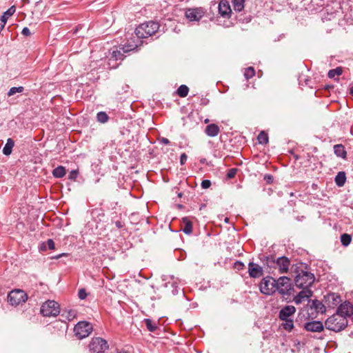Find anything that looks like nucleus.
I'll list each match as a JSON object with an SVG mask.
<instances>
[{
  "instance_id": "nucleus-41",
  "label": "nucleus",
  "mask_w": 353,
  "mask_h": 353,
  "mask_svg": "<svg viewBox=\"0 0 353 353\" xmlns=\"http://www.w3.org/2000/svg\"><path fill=\"white\" fill-rule=\"evenodd\" d=\"M77 176V171L75 170H73L70 171L68 178H69V179H71V180H75Z\"/></svg>"
},
{
  "instance_id": "nucleus-30",
  "label": "nucleus",
  "mask_w": 353,
  "mask_h": 353,
  "mask_svg": "<svg viewBox=\"0 0 353 353\" xmlns=\"http://www.w3.org/2000/svg\"><path fill=\"white\" fill-rule=\"evenodd\" d=\"M109 117L105 112H99L97 114V121L101 123L108 122Z\"/></svg>"
},
{
  "instance_id": "nucleus-14",
  "label": "nucleus",
  "mask_w": 353,
  "mask_h": 353,
  "mask_svg": "<svg viewBox=\"0 0 353 353\" xmlns=\"http://www.w3.org/2000/svg\"><path fill=\"white\" fill-rule=\"evenodd\" d=\"M296 312V308L293 305H285L280 311L279 318L282 320L292 319V316Z\"/></svg>"
},
{
  "instance_id": "nucleus-32",
  "label": "nucleus",
  "mask_w": 353,
  "mask_h": 353,
  "mask_svg": "<svg viewBox=\"0 0 353 353\" xmlns=\"http://www.w3.org/2000/svg\"><path fill=\"white\" fill-rule=\"evenodd\" d=\"M144 323H145V325L147 327V329L150 332H154L157 329V326L156 323H154L150 319H145L143 320Z\"/></svg>"
},
{
  "instance_id": "nucleus-2",
  "label": "nucleus",
  "mask_w": 353,
  "mask_h": 353,
  "mask_svg": "<svg viewBox=\"0 0 353 353\" xmlns=\"http://www.w3.org/2000/svg\"><path fill=\"white\" fill-rule=\"evenodd\" d=\"M142 44V41H138L135 43L134 37L128 40L126 44L120 47L119 49L112 50L110 52V61L113 60H122L124 58V54L128 53L132 50L137 49Z\"/></svg>"
},
{
  "instance_id": "nucleus-29",
  "label": "nucleus",
  "mask_w": 353,
  "mask_h": 353,
  "mask_svg": "<svg viewBox=\"0 0 353 353\" xmlns=\"http://www.w3.org/2000/svg\"><path fill=\"white\" fill-rule=\"evenodd\" d=\"M343 73V68L341 67H337L335 69L329 70L327 76L330 79H334L336 76H340Z\"/></svg>"
},
{
  "instance_id": "nucleus-43",
  "label": "nucleus",
  "mask_w": 353,
  "mask_h": 353,
  "mask_svg": "<svg viewBox=\"0 0 353 353\" xmlns=\"http://www.w3.org/2000/svg\"><path fill=\"white\" fill-rule=\"evenodd\" d=\"M330 296H332L334 304H337L341 301V299H340L339 296L336 295L334 294H332Z\"/></svg>"
},
{
  "instance_id": "nucleus-38",
  "label": "nucleus",
  "mask_w": 353,
  "mask_h": 353,
  "mask_svg": "<svg viewBox=\"0 0 353 353\" xmlns=\"http://www.w3.org/2000/svg\"><path fill=\"white\" fill-rule=\"evenodd\" d=\"M236 172H237V169L236 168H232V169H230L227 173V177L228 179H232L235 176L236 174Z\"/></svg>"
},
{
  "instance_id": "nucleus-31",
  "label": "nucleus",
  "mask_w": 353,
  "mask_h": 353,
  "mask_svg": "<svg viewBox=\"0 0 353 353\" xmlns=\"http://www.w3.org/2000/svg\"><path fill=\"white\" fill-rule=\"evenodd\" d=\"M189 92V88L185 85H181L177 89V94L181 97H185Z\"/></svg>"
},
{
  "instance_id": "nucleus-49",
  "label": "nucleus",
  "mask_w": 353,
  "mask_h": 353,
  "mask_svg": "<svg viewBox=\"0 0 353 353\" xmlns=\"http://www.w3.org/2000/svg\"><path fill=\"white\" fill-rule=\"evenodd\" d=\"M116 225H117V228H121V227H122L121 223V222H119V221H117V222H116Z\"/></svg>"
},
{
  "instance_id": "nucleus-17",
  "label": "nucleus",
  "mask_w": 353,
  "mask_h": 353,
  "mask_svg": "<svg viewBox=\"0 0 353 353\" xmlns=\"http://www.w3.org/2000/svg\"><path fill=\"white\" fill-rule=\"evenodd\" d=\"M219 12L221 17L224 18H230L232 13V10L228 1L221 0L219 4Z\"/></svg>"
},
{
  "instance_id": "nucleus-21",
  "label": "nucleus",
  "mask_w": 353,
  "mask_h": 353,
  "mask_svg": "<svg viewBox=\"0 0 353 353\" xmlns=\"http://www.w3.org/2000/svg\"><path fill=\"white\" fill-rule=\"evenodd\" d=\"M77 316V311L72 309L70 310H64L62 312L61 316L68 321H70L73 320Z\"/></svg>"
},
{
  "instance_id": "nucleus-42",
  "label": "nucleus",
  "mask_w": 353,
  "mask_h": 353,
  "mask_svg": "<svg viewBox=\"0 0 353 353\" xmlns=\"http://www.w3.org/2000/svg\"><path fill=\"white\" fill-rule=\"evenodd\" d=\"M78 295H79V298L80 299H84L87 296V294H86L85 290L84 289H81L79 291Z\"/></svg>"
},
{
  "instance_id": "nucleus-48",
  "label": "nucleus",
  "mask_w": 353,
  "mask_h": 353,
  "mask_svg": "<svg viewBox=\"0 0 353 353\" xmlns=\"http://www.w3.org/2000/svg\"><path fill=\"white\" fill-rule=\"evenodd\" d=\"M265 179H267V181H268V183H270V181H272V176H270V175H268V176H265Z\"/></svg>"
},
{
  "instance_id": "nucleus-23",
  "label": "nucleus",
  "mask_w": 353,
  "mask_h": 353,
  "mask_svg": "<svg viewBox=\"0 0 353 353\" xmlns=\"http://www.w3.org/2000/svg\"><path fill=\"white\" fill-rule=\"evenodd\" d=\"M311 307L314 308L317 312L321 314L324 313L326 310L325 305L322 303V302L318 300H313Z\"/></svg>"
},
{
  "instance_id": "nucleus-1",
  "label": "nucleus",
  "mask_w": 353,
  "mask_h": 353,
  "mask_svg": "<svg viewBox=\"0 0 353 353\" xmlns=\"http://www.w3.org/2000/svg\"><path fill=\"white\" fill-rule=\"evenodd\" d=\"M159 28V23L152 21L140 24L135 29L134 32L137 37V41H135V43H137L138 41H141V39L147 38L153 35L158 31Z\"/></svg>"
},
{
  "instance_id": "nucleus-5",
  "label": "nucleus",
  "mask_w": 353,
  "mask_h": 353,
  "mask_svg": "<svg viewBox=\"0 0 353 353\" xmlns=\"http://www.w3.org/2000/svg\"><path fill=\"white\" fill-rule=\"evenodd\" d=\"M40 312L44 316H56L60 313L59 305L54 301L48 300L43 303Z\"/></svg>"
},
{
  "instance_id": "nucleus-9",
  "label": "nucleus",
  "mask_w": 353,
  "mask_h": 353,
  "mask_svg": "<svg viewBox=\"0 0 353 353\" xmlns=\"http://www.w3.org/2000/svg\"><path fill=\"white\" fill-rule=\"evenodd\" d=\"M28 299L26 293L21 290L11 291L8 295V302L12 305H18Z\"/></svg>"
},
{
  "instance_id": "nucleus-16",
  "label": "nucleus",
  "mask_w": 353,
  "mask_h": 353,
  "mask_svg": "<svg viewBox=\"0 0 353 353\" xmlns=\"http://www.w3.org/2000/svg\"><path fill=\"white\" fill-rule=\"evenodd\" d=\"M304 328L308 332H320L323 330L324 326L321 321H313L305 323Z\"/></svg>"
},
{
  "instance_id": "nucleus-20",
  "label": "nucleus",
  "mask_w": 353,
  "mask_h": 353,
  "mask_svg": "<svg viewBox=\"0 0 353 353\" xmlns=\"http://www.w3.org/2000/svg\"><path fill=\"white\" fill-rule=\"evenodd\" d=\"M334 154L342 159H345L347 152L344 146L341 144L335 145L334 146Z\"/></svg>"
},
{
  "instance_id": "nucleus-11",
  "label": "nucleus",
  "mask_w": 353,
  "mask_h": 353,
  "mask_svg": "<svg viewBox=\"0 0 353 353\" xmlns=\"http://www.w3.org/2000/svg\"><path fill=\"white\" fill-rule=\"evenodd\" d=\"M206 10L203 8H190L185 10V16L191 22L199 21L205 15Z\"/></svg>"
},
{
  "instance_id": "nucleus-47",
  "label": "nucleus",
  "mask_w": 353,
  "mask_h": 353,
  "mask_svg": "<svg viewBox=\"0 0 353 353\" xmlns=\"http://www.w3.org/2000/svg\"><path fill=\"white\" fill-rule=\"evenodd\" d=\"M244 266V264L240 261H237L235 263V267L236 268H240L241 267Z\"/></svg>"
},
{
  "instance_id": "nucleus-12",
  "label": "nucleus",
  "mask_w": 353,
  "mask_h": 353,
  "mask_svg": "<svg viewBox=\"0 0 353 353\" xmlns=\"http://www.w3.org/2000/svg\"><path fill=\"white\" fill-rule=\"evenodd\" d=\"M336 313L347 319L353 314V305L348 301H345L339 306Z\"/></svg>"
},
{
  "instance_id": "nucleus-33",
  "label": "nucleus",
  "mask_w": 353,
  "mask_h": 353,
  "mask_svg": "<svg viewBox=\"0 0 353 353\" xmlns=\"http://www.w3.org/2000/svg\"><path fill=\"white\" fill-rule=\"evenodd\" d=\"M352 241V236L347 234L344 233L341 236V242L343 245L347 246L350 245Z\"/></svg>"
},
{
  "instance_id": "nucleus-44",
  "label": "nucleus",
  "mask_w": 353,
  "mask_h": 353,
  "mask_svg": "<svg viewBox=\"0 0 353 353\" xmlns=\"http://www.w3.org/2000/svg\"><path fill=\"white\" fill-rule=\"evenodd\" d=\"M21 33L23 35L26 36V37L30 36L31 34V32H30L29 28L27 27H25L23 28Z\"/></svg>"
},
{
  "instance_id": "nucleus-51",
  "label": "nucleus",
  "mask_w": 353,
  "mask_h": 353,
  "mask_svg": "<svg viewBox=\"0 0 353 353\" xmlns=\"http://www.w3.org/2000/svg\"><path fill=\"white\" fill-rule=\"evenodd\" d=\"M228 220H229V219H228V218H225V222H228Z\"/></svg>"
},
{
  "instance_id": "nucleus-52",
  "label": "nucleus",
  "mask_w": 353,
  "mask_h": 353,
  "mask_svg": "<svg viewBox=\"0 0 353 353\" xmlns=\"http://www.w3.org/2000/svg\"><path fill=\"white\" fill-rule=\"evenodd\" d=\"M208 119H205V123H208Z\"/></svg>"
},
{
  "instance_id": "nucleus-8",
  "label": "nucleus",
  "mask_w": 353,
  "mask_h": 353,
  "mask_svg": "<svg viewBox=\"0 0 353 353\" xmlns=\"http://www.w3.org/2000/svg\"><path fill=\"white\" fill-rule=\"evenodd\" d=\"M276 279L272 276L263 278L260 284V291L265 295H272L276 291Z\"/></svg>"
},
{
  "instance_id": "nucleus-3",
  "label": "nucleus",
  "mask_w": 353,
  "mask_h": 353,
  "mask_svg": "<svg viewBox=\"0 0 353 353\" xmlns=\"http://www.w3.org/2000/svg\"><path fill=\"white\" fill-rule=\"evenodd\" d=\"M347 324V319L336 312L330 316L325 322V326L327 329L336 332L344 330Z\"/></svg>"
},
{
  "instance_id": "nucleus-19",
  "label": "nucleus",
  "mask_w": 353,
  "mask_h": 353,
  "mask_svg": "<svg viewBox=\"0 0 353 353\" xmlns=\"http://www.w3.org/2000/svg\"><path fill=\"white\" fill-rule=\"evenodd\" d=\"M220 132L219 127L214 123L208 125L205 129V134L211 137H214L218 135Z\"/></svg>"
},
{
  "instance_id": "nucleus-24",
  "label": "nucleus",
  "mask_w": 353,
  "mask_h": 353,
  "mask_svg": "<svg viewBox=\"0 0 353 353\" xmlns=\"http://www.w3.org/2000/svg\"><path fill=\"white\" fill-rule=\"evenodd\" d=\"M16 11L15 7L11 6L9 9H8L3 14L1 17L0 21L6 23L8 19L11 17Z\"/></svg>"
},
{
  "instance_id": "nucleus-7",
  "label": "nucleus",
  "mask_w": 353,
  "mask_h": 353,
  "mask_svg": "<svg viewBox=\"0 0 353 353\" xmlns=\"http://www.w3.org/2000/svg\"><path fill=\"white\" fill-rule=\"evenodd\" d=\"M92 331V324L86 321H80L74 327V334L79 339L88 336Z\"/></svg>"
},
{
  "instance_id": "nucleus-37",
  "label": "nucleus",
  "mask_w": 353,
  "mask_h": 353,
  "mask_svg": "<svg viewBox=\"0 0 353 353\" xmlns=\"http://www.w3.org/2000/svg\"><path fill=\"white\" fill-rule=\"evenodd\" d=\"M254 75H255V70H254V68L249 67L245 69V72H244V76L246 79H249L253 77Z\"/></svg>"
},
{
  "instance_id": "nucleus-34",
  "label": "nucleus",
  "mask_w": 353,
  "mask_h": 353,
  "mask_svg": "<svg viewBox=\"0 0 353 353\" xmlns=\"http://www.w3.org/2000/svg\"><path fill=\"white\" fill-rule=\"evenodd\" d=\"M282 327L287 331H291L294 327V321L292 319L282 320Z\"/></svg>"
},
{
  "instance_id": "nucleus-35",
  "label": "nucleus",
  "mask_w": 353,
  "mask_h": 353,
  "mask_svg": "<svg viewBox=\"0 0 353 353\" xmlns=\"http://www.w3.org/2000/svg\"><path fill=\"white\" fill-rule=\"evenodd\" d=\"M260 144H266L268 143V136L265 132H261L257 137Z\"/></svg>"
},
{
  "instance_id": "nucleus-6",
  "label": "nucleus",
  "mask_w": 353,
  "mask_h": 353,
  "mask_svg": "<svg viewBox=\"0 0 353 353\" xmlns=\"http://www.w3.org/2000/svg\"><path fill=\"white\" fill-rule=\"evenodd\" d=\"M108 348V345L107 341L101 337L92 339L88 345V349L90 353H103Z\"/></svg>"
},
{
  "instance_id": "nucleus-26",
  "label": "nucleus",
  "mask_w": 353,
  "mask_h": 353,
  "mask_svg": "<svg viewBox=\"0 0 353 353\" xmlns=\"http://www.w3.org/2000/svg\"><path fill=\"white\" fill-rule=\"evenodd\" d=\"M52 174L56 178H62L65 174V169L63 166H58L53 170Z\"/></svg>"
},
{
  "instance_id": "nucleus-36",
  "label": "nucleus",
  "mask_w": 353,
  "mask_h": 353,
  "mask_svg": "<svg viewBox=\"0 0 353 353\" xmlns=\"http://www.w3.org/2000/svg\"><path fill=\"white\" fill-rule=\"evenodd\" d=\"M23 90H24V88L23 86L12 87L9 90V91L8 92V95L12 96V95L15 94L16 93H21V92H23Z\"/></svg>"
},
{
  "instance_id": "nucleus-45",
  "label": "nucleus",
  "mask_w": 353,
  "mask_h": 353,
  "mask_svg": "<svg viewBox=\"0 0 353 353\" xmlns=\"http://www.w3.org/2000/svg\"><path fill=\"white\" fill-rule=\"evenodd\" d=\"M187 159H188L187 155L185 153H183L181 155V157H180V163H181V164L183 165L186 162Z\"/></svg>"
},
{
  "instance_id": "nucleus-4",
  "label": "nucleus",
  "mask_w": 353,
  "mask_h": 353,
  "mask_svg": "<svg viewBox=\"0 0 353 353\" xmlns=\"http://www.w3.org/2000/svg\"><path fill=\"white\" fill-rule=\"evenodd\" d=\"M314 279V274L309 272L305 268V270H298L294 281L296 285L299 288H309L313 284Z\"/></svg>"
},
{
  "instance_id": "nucleus-15",
  "label": "nucleus",
  "mask_w": 353,
  "mask_h": 353,
  "mask_svg": "<svg viewBox=\"0 0 353 353\" xmlns=\"http://www.w3.org/2000/svg\"><path fill=\"white\" fill-rule=\"evenodd\" d=\"M302 289L303 290L294 298V301L296 305L301 303L312 296L313 292L310 289L307 288Z\"/></svg>"
},
{
  "instance_id": "nucleus-22",
  "label": "nucleus",
  "mask_w": 353,
  "mask_h": 353,
  "mask_svg": "<svg viewBox=\"0 0 353 353\" xmlns=\"http://www.w3.org/2000/svg\"><path fill=\"white\" fill-rule=\"evenodd\" d=\"M14 145V141L12 139L9 138L7 140L6 145L3 148V153L6 156L10 155L12 153V150Z\"/></svg>"
},
{
  "instance_id": "nucleus-28",
  "label": "nucleus",
  "mask_w": 353,
  "mask_h": 353,
  "mask_svg": "<svg viewBox=\"0 0 353 353\" xmlns=\"http://www.w3.org/2000/svg\"><path fill=\"white\" fill-rule=\"evenodd\" d=\"M234 10L236 12H241L244 8L245 0H232Z\"/></svg>"
},
{
  "instance_id": "nucleus-46",
  "label": "nucleus",
  "mask_w": 353,
  "mask_h": 353,
  "mask_svg": "<svg viewBox=\"0 0 353 353\" xmlns=\"http://www.w3.org/2000/svg\"><path fill=\"white\" fill-rule=\"evenodd\" d=\"M160 141H161V143L165 144V145L170 143V141L167 138H164V137L161 138Z\"/></svg>"
},
{
  "instance_id": "nucleus-40",
  "label": "nucleus",
  "mask_w": 353,
  "mask_h": 353,
  "mask_svg": "<svg viewBox=\"0 0 353 353\" xmlns=\"http://www.w3.org/2000/svg\"><path fill=\"white\" fill-rule=\"evenodd\" d=\"M46 245L49 250H54L55 248V244L52 239H48L46 241Z\"/></svg>"
},
{
  "instance_id": "nucleus-13",
  "label": "nucleus",
  "mask_w": 353,
  "mask_h": 353,
  "mask_svg": "<svg viewBox=\"0 0 353 353\" xmlns=\"http://www.w3.org/2000/svg\"><path fill=\"white\" fill-rule=\"evenodd\" d=\"M273 262L275 263L276 268H278L280 274L288 272L290 264V261L288 258L285 256H281L276 259V262Z\"/></svg>"
},
{
  "instance_id": "nucleus-27",
  "label": "nucleus",
  "mask_w": 353,
  "mask_h": 353,
  "mask_svg": "<svg viewBox=\"0 0 353 353\" xmlns=\"http://www.w3.org/2000/svg\"><path fill=\"white\" fill-rule=\"evenodd\" d=\"M183 222L185 225L183 229V232L186 234H190L192 232V224L191 221H190L188 218L185 217L183 219Z\"/></svg>"
},
{
  "instance_id": "nucleus-25",
  "label": "nucleus",
  "mask_w": 353,
  "mask_h": 353,
  "mask_svg": "<svg viewBox=\"0 0 353 353\" xmlns=\"http://www.w3.org/2000/svg\"><path fill=\"white\" fill-rule=\"evenodd\" d=\"M346 180L345 173L344 172H339L335 177V183L339 187L344 185Z\"/></svg>"
},
{
  "instance_id": "nucleus-39",
  "label": "nucleus",
  "mask_w": 353,
  "mask_h": 353,
  "mask_svg": "<svg viewBox=\"0 0 353 353\" xmlns=\"http://www.w3.org/2000/svg\"><path fill=\"white\" fill-rule=\"evenodd\" d=\"M210 185H211V181L210 180L205 179L201 182V187L203 189H207V188H210Z\"/></svg>"
},
{
  "instance_id": "nucleus-10",
  "label": "nucleus",
  "mask_w": 353,
  "mask_h": 353,
  "mask_svg": "<svg viewBox=\"0 0 353 353\" xmlns=\"http://www.w3.org/2000/svg\"><path fill=\"white\" fill-rule=\"evenodd\" d=\"M275 288L276 291L282 295H288L292 290L291 280L288 276H281L276 280Z\"/></svg>"
},
{
  "instance_id": "nucleus-18",
  "label": "nucleus",
  "mask_w": 353,
  "mask_h": 353,
  "mask_svg": "<svg viewBox=\"0 0 353 353\" xmlns=\"http://www.w3.org/2000/svg\"><path fill=\"white\" fill-rule=\"evenodd\" d=\"M248 272L251 277L259 278L263 275V269L260 265L250 262L248 264Z\"/></svg>"
},
{
  "instance_id": "nucleus-50",
  "label": "nucleus",
  "mask_w": 353,
  "mask_h": 353,
  "mask_svg": "<svg viewBox=\"0 0 353 353\" xmlns=\"http://www.w3.org/2000/svg\"><path fill=\"white\" fill-rule=\"evenodd\" d=\"M350 94L353 96V87L350 89Z\"/></svg>"
}]
</instances>
